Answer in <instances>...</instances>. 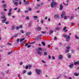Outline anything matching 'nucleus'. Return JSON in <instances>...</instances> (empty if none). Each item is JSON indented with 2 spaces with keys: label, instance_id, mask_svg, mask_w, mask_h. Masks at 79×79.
<instances>
[{
  "label": "nucleus",
  "instance_id": "nucleus-1",
  "mask_svg": "<svg viewBox=\"0 0 79 79\" xmlns=\"http://www.w3.org/2000/svg\"><path fill=\"white\" fill-rule=\"evenodd\" d=\"M63 36L64 37V38H66V41L67 42L69 41V40H70V36H69V35H68L67 36V35L65 34H64L63 35Z\"/></svg>",
  "mask_w": 79,
  "mask_h": 79
},
{
  "label": "nucleus",
  "instance_id": "nucleus-2",
  "mask_svg": "<svg viewBox=\"0 0 79 79\" xmlns=\"http://www.w3.org/2000/svg\"><path fill=\"white\" fill-rule=\"evenodd\" d=\"M51 6L52 8L55 7L56 5H57V3L55 1H52L51 4Z\"/></svg>",
  "mask_w": 79,
  "mask_h": 79
},
{
  "label": "nucleus",
  "instance_id": "nucleus-3",
  "mask_svg": "<svg viewBox=\"0 0 79 79\" xmlns=\"http://www.w3.org/2000/svg\"><path fill=\"white\" fill-rule=\"evenodd\" d=\"M35 71L37 75H40V73H41V70L39 69H36Z\"/></svg>",
  "mask_w": 79,
  "mask_h": 79
},
{
  "label": "nucleus",
  "instance_id": "nucleus-4",
  "mask_svg": "<svg viewBox=\"0 0 79 79\" xmlns=\"http://www.w3.org/2000/svg\"><path fill=\"white\" fill-rule=\"evenodd\" d=\"M61 18H63V16H66V14H65V12L64 11H63L62 12V14L61 15Z\"/></svg>",
  "mask_w": 79,
  "mask_h": 79
},
{
  "label": "nucleus",
  "instance_id": "nucleus-5",
  "mask_svg": "<svg viewBox=\"0 0 79 79\" xmlns=\"http://www.w3.org/2000/svg\"><path fill=\"white\" fill-rule=\"evenodd\" d=\"M54 17L55 19H56L59 17V15H58V14H56L55 15H54Z\"/></svg>",
  "mask_w": 79,
  "mask_h": 79
},
{
  "label": "nucleus",
  "instance_id": "nucleus-6",
  "mask_svg": "<svg viewBox=\"0 0 79 79\" xmlns=\"http://www.w3.org/2000/svg\"><path fill=\"white\" fill-rule=\"evenodd\" d=\"M74 65H77V64L79 65V61L74 62Z\"/></svg>",
  "mask_w": 79,
  "mask_h": 79
},
{
  "label": "nucleus",
  "instance_id": "nucleus-7",
  "mask_svg": "<svg viewBox=\"0 0 79 79\" xmlns=\"http://www.w3.org/2000/svg\"><path fill=\"white\" fill-rule=\"evenodd\" d=\"M35 29L36 31H40L41 30V27H38L37 28H36Z\"/></svg>",
  "mask_w": 79,
  "mask_h": 79
},
{
  "label": "nucleus",
  "instance_id": "nucleus-8",
  "mask_svg": "<svg viewBox=\"0 0 79 79\" xmlns=\"http://www.w3.org/2000/svg\"><path fill=\"white\" fill-rule=\"evenodd\" d=\"M73 66H74V64H72L69 65V67L70 68H73Z\"/></svg>",
  "mask_w": 79,
  "mask_h": 79
},
{
  "label": "nucleus",
  "instance_id": "nucleus-9",
  "mask_svg": "<svg viewBox=\"0 0 79 79\" xmlns=\"http://www.w3.org/2000/svg\"><path fill=\"white\" fill-rule=\"evenodd\" d=\"M37 53H38V54H39V55H42V52L39 50L37 51Z\"/></svg>",
  "mask_w": 79,
  "mask_h": 79
},
{
  "label": "nucleus",
  "instance_id": "nucleus-10",
  "mask_svg": "<svg viewBox=\"0 0 79 79\" xmlns=\"http://www.w3.org/2000/svg\"><path fill=\"white\" fill-rule=\"evenodd\" d=\"M60 10H63V6H62V5L60 4Z\"/></svg>",
  "mask_w": 79,
  "mask_h": 79
},
{
  "label": "nucleus",
  "instance_id": "nucleus-11",
  "mask_svg": "<svg viewBox=\"0 0 79 79\" xmlns=\"http://www.w3.org/2000/svg\"><path fill=\"white\" fill-rule=\"evenodd\" d=\"M59 58L60 59H62L63 58V56L61 54L59 56Z\"/></svg>",
  "mask_w": 79,
  "mask_h": 79
},
{
  "label": "nucleus",
  "instance_id": "nucleus-12",
  "mask_svg": "<svg viewBox=\"0 0 79 79\" xmlns=\"http://www.w3.org/2000/svg\"><path fill=\"white\" fill-rule=\"evenodd\" d=\"M6 21V19H3L2 20V22L3 23H5V21Z\"/></svg>",
  "mask_w": 79,
  "mask_h": 79
},
{
  "label": "nucleus",
  "instance_id": "nucleus-13",
  "mask_svg": "<svg viewBox=\"0 0 79 79\" xmlns=\"http://www.w3.org/2000/svg\"><path fill=\"white\" fill-rule=\"evenodd\" d=\"M31 34V32H27L26 34V36H28L29 35H30Z\"/></svg>",
  "mask_w": 79,
  "mask_h": 79
},
{
  "label": "nucleus",
  "instance_id": "nucleus-14",
  "mask_svg": "<svg viewBox=\"0 0 79 79\" xmlns=\"http://www.w3.org/2000/svg\"><path fill=\"white\" fill-rule=\"evenodd\" d=\"M33 18L35 20H37V19L38 18V17H37V16H34L33 17Z\"/></svg>",
  "mask_w": 79,
  "mask_h": 79
},
{
  "label": "nucleus",
  "instance_id": "nucleus-15",
  "mask_svg": "<svg viewBox=\"0 0 79 79\" xmlns=\"http://www.w3.org/2000/svg\"><path fill=\"white\" fill-rule=\"evenodd\" d=\"M41 43L43 45V46H45V45H46V44H45V42H41Z\"/></svg>",
  "mask_w": 79,
  "mask_h": 79
},
{
  "label": "nucleus",
  "instance_id": "nucleus-16",
  "mask_svg": "<svg viewBox=\"0 0 79 79\" xmlns=\"http://www.w3.org/2000/svg\"><path fill=\"white\" fill-rule=\"evenodd\" d=\"M14 5H15V6H18V4L19 3H18V2H14Z\"/></svg>",
  "mask_w": 79,
  "mask_h": 79
},
{
  "label": "nucleus",
  "instance_id": "nucleus-17",
  "mask_svg": "<svg viewBox=\"0 0 79 79\" xmlns=\"http://www.w3.org/2000/svg\"><path fill=\"white\" fill-rule=\"evenodd\" d=\"M5 18H6V16H5V15H3L1 16V18L2 19H6Z\"/></svg>",
  "mask_w": 79,
  "mask_h": 79
},
{
  "label": "nucleus",
  "instance_id": "nucleus-18",
  "mask_svg": "<svg viewBox=\"0 0 79 79\" xmlns=\"http://www.w3.org/2000/svg\"><path fill=\"white\" fill-rule=\"evenodd\" d=\"M74 76H78V75H79V73L77 74V73H74Z\"/></svg>",
  "mask_w": 79,
  "mask_h": 79
},
{
  "label": "nucleus",
  "instance_id": "nucleus-19",
  "mask_svg": "<svg viewBox=\"0 0 79 79\" xmlns=\"http://www.w3.org/2000/svg\"><path fill=\"white\" fill-rule=\"evenodd\" d=\"M67 55H68V58H71V54H70L69 53H68L67 54Z\"/></svg>",
  "mask_w": 79,
  "mask_h": 79
},
{
  "label": "nucleus",
  "instance_id": "nucleus-20",
  "mask_svg": "<svg viewBox=\"0 0 79 79\" xmlns=\"http://www.w3.org/2000/svg\"><path fill=\"white\" fill-rule=\"evenodd\" d=\"M27 74L28 76H31V75L32 74V73L31 72H29Z\"/></svg>",
  "mask_w": 79,
  "mask_h": 79
},
{
  "label": "nucleus",
  "instance_id": "nucleus-21",
  "mask_svg": "<svg viewBox=\"0 0 79 79\" xmlns=\"http://www.w3.org/2000/svg\"><path fill=\"white\" fill-rule=\"evenodd\" d=\"M53 31H52V30L50 31L49 35H51V34H52V33H53Z\"/></svg>",
  "mask_w": 79,
  "mask_h": 79
},
{
  "label": "nucleus",
  "instance_id": "nucleus-22",
  "mask_svg": "<svg viewBox=\"0 0 79 79\" xmlns=\"http://www.w3.org/2000/svg\"><path fill=\"white\" fill-rule=\"evenodd\" d=\"M12 51H11L10 52H8L7 53L8 55H10V54H11V53H12Z\"/></svg>",
  "mask_w": 79,
  "mask_h": 79
},
{
  "label": "nucleus",
  "instance_id": "nucleus-23",
  "mask_svg": "<svg viewBox=\"0 0 79 79\" xmlns=\"http://www.w3.org/2000/svg\"><path fill=\"white\" fill-rule=\"evenodd\" d=\"M75 37L76 39H79V37H77L76 35L75 36Z\"/></svg>",
  "mask_w": 79,
  "mask_h": 79
},
{
  "label": "nucleus",
  "instance_id": "nucleus-24",
  "mask_svg": "<svg viewBox=\"0 0 79 79\" xmlns=\"http://www.w3.org/2000/svg\"><path fill=\"white\" fill-rule=\"evenodd\" d=\"M7 15L8 16H10V15H12V14L11 12H9V13H8Z\"/></svg>",
  "mask_w": 79,
  "mask_h": 79
},
{
  "label": "nucleus",
  "instance_id": "nucleus-25",
  "mask_svg": "<svg viewBox=\"0 0 79 79\" xmlns=\"http://www.w3.org/2000/svg\"><path fill=\"white\" fill-rule=\"evenodd\" d=\"M15 29V26H13L11 27L12 30H14V29Z\"/></svg>",
  "mask_w": 79,
  "mask_h": 79
},
{
  "label": "nucleus",
  "instance_id": "nucleus-26",
  "mask_svg": "<svg viewBox=\"0 0 79 79\" xmlns=\"http://www.w3.org/2000/svg\"><path fill=\"white\" fill-rule=\"evenodd\" d=\"M20 33L22 34H24V31L23 30H21L20 31Z\"/></svg>",
  "mask_w": 79,
  "mask_h": 79
},
{
  "label": "nucleus",
  "instance_id": "nucleus-27",
  "mask_svg": "<svg viewBox=\"0 0 79 79\" xmlns=\"http://www.w3.org/2000/svg\"><path fill=\"white\" fill-rule=\"evenodd\" d=\"M28 66L29 67V69H30L32 67V65L31 64H29Z\"/></svg>",
  "mask_w": 79,
  "mask_h": 79
},
{
  "label": "nucleus",
  "instance_id": "nucleus-28",
  "mask_svg": "<svg viewBox=\"0 0 79 79\" xmlns=\"http://www.w3.org/2000/svg\"><path fill=\"white\" fill-rule=\"evenodd\" d=\"M35 40H40V38L39 37H38V38H35Z\"/></svg>",
  "mask_w": 79,
  "mask_h": 79
},
{
  "label": "nucleus",
  "instance_id": "nucleus-29",
  "mask_svg": "<svg viewBox=\"0 0 79 79\" xmlns=\"http://www.w3.org/2000/svg\"><path fill=\"white\" fill-rule=\"evenodd\" d=\"M56 31H59V30H60V28L58 27H56Z\"/></svg>",
  "mask_w": 79,
  "mask_h": 79
},
{
  "label": "nucleus",
  "instance_id": "nucleus-30",
  "mask_svg": "<svg viewBox=\"0 0 79 79\" xmlns=\"http://www.w3.org/2000/svg\"><path fill=\"white\" fill-rule=\"evenodd\" d=\"M29 2L28 1L26 2L25 3V5H29Z\"/></svg>",
  "mask_w": 79,
  "mask_h": 79
},
{
  "label": "nucleus",
  "instance_id": "nucleus-31",
  "mask_svg": "<svg viewBox=\"0 0 79 79\" xmlns=\"http://www.w3.org/2000/svg\"><path fill=\"white\" fill-rule=\"evenodd\" d=\"M3 7L4 8H6V4H4Z\"/></svg>",
  "mask_w": 79,
  "mask_h": 79
},
{
  "label": "nucleus",
  "instance_id": "nucleus-32",
  "mask_svg": "<svg viewBox=\"0 0 79 79\" xmlns=\"http://www.w3.org/2000/svg\"><path fill=\"white\" fill-rule=\"evenodd\" d=\"M25 39V38H24L21 39V40L20 41V42H22L23 40H24Z\"/></svg>",
  "mask_w": 79,
  "mask_h": 79
},
{
  "label": "nucleus",
  "instance_id": "nucleus-33",
  "mask_svg": "<svg viewBox=\"0 0 79 79\" xmlns=\"http://www.w3.org/2000/svg\"><path fill=\"white\" fill-rule=\"evenodd\" d=\"M44 56H46L47 55V52H44Z\"/></svg>",
  "mask_w": 79,
  "mask_h": 79
},
{
  "label": "nucleus",
  "instance_id": "nucleus-34",
  "mask_svg": "<svg viewBox=\"0 0 79 79\" xmlns=\"http://www.w3.org/2000/svg\"><path fill=\"white\" fill-rule=\"evenodd\" d=\"M17 11L18 13H20V12H21V9H19Z\"/></svg>",
  "mask_w": 79,
  "mask_h": 79
},
{
  "label": "nucleus",
  "instance_id": "nucleus-35",
  "mask_svg": "<svg viewBox=\"0 0 79 79\" xmlns=\"http://www.w3.org/2000/svg\"><path fill=\"white\" fill-rule=\"evenodd\" d=\"M69 52V50H66L65 51V52L66 53H68V52Z\"/></svg>",
  "mask_w": 79,
  "mask_h": 79
},
{
  "label": "nucleus",
  "instance_id": "nucleus-36",
  "mask_svg": "<svg viewBox=\"0 0 79 79\" xmlns=\"http://www.w3.org/2000/svg\"><path fill=\"white\" fill-rule=\"evenodd\" d=\"M63 5H65L66 6H67V5H68V3H67L66 4H65L63 2Z\"/></svg>",
  "mask_w": 79,
  "mask_h": 79
},
{
  "label": "nucleus",
  "instance_id": "nucleus-37",
  "mask_svg": "<svg viewBox=\"0 0 79 79\" xmlns=\"http://www.w3.org/2000/svg\"><path fill=\"white\" fill-rule=\"evenodd\" d=\"M11 11H12V9H11V8H10L9 10V13H11Z\"/></svg>",
  "mask_w": 79,
  "mask_h": 79
},
{
  "label": "nucleus",
  "instance_id": "nucleus-38",
  "mask_svg": "<svg viewBox=\"0 0 79 79\" xmlns=\"http://www.w3.org/2000/svg\"><path fill=\"white\" fill-rule=\"evenodd\" d=\"M66 48L67 49V50H69V49H70V47L69 46L68 47H66Z\"/></svg>",
  "mask_w": 79,
  "mask_h": 79
},
{
  "label": "nucleus",
  "instance_id": "nucleus-39",
  "mask_svg": "<svg viewBox=\"0 0 79 79\" xmlns=\"http://www.w3.org/2000/svg\"><path fill=\"white\" fill-rule=\"evenodd\" d=\"M26 19H27V20H29V16H27L26 17Z\"/></svg>",
  "mask_w": 79,
  "mask_h": 79
},
{
  "label": "nucleus",
  "instance_id": "nucleus-40",
  "mask_svg": "<svg viewBox=\"0 0 79 79\" xmlns=\"http://www.w3.org/2000/svg\"><path fill=\"white\" fill-rule=\"evenodd\" d=\"M61 75H58V77L57 78V79H59V78H60V77H61Z\"/></svg>",
  "mask_w": 79,
  "mask_h": 79
},
{
  "label": "nucleus",
  "instance_id": "nucleus-41",
  "mask_svg": "<svg viewBox=\"0 0 79 79\" xmlns=\"http://www.w3.org/2000/svg\"><path fill=\"white\" fill-rule=\"evenodd\" d=\"M19 28H20L21 29L22 28H23V26H22V25H20L19 26Z\"/></svg>",
  "mask_w": 79,
  "mask_h": 79
},
{
  "label": "nucleus",
  "instance_id": "nucleus-42",
  "mask_svg": "<svg viewBox=\"0 0 79 79\" xmlns=\"http://www.w3.org/2000/svg\"><path fill=\"white\" fill-rule=\"evenodd\" d=\"M64 16V19H67V17H66V16Z\"/></svg>",
  "mask_w": 79,
  "mask_h": 79
},
{
  "label": "nucleus",
  "instance_id": "nucleus-43",
  "mask_svg": "<svg viewBox=\"0 0 79 79\" xmlns=\"http://www.w3.org/2000/svg\"><path fill=\"white\" fill-rule=\"evenodd\" d=\"M66 28H67V27H65L63 29V31H64V30L66 29Z\"/></svg>",
  "mask_w": 79,
  "mask_h": 79
},
{
  "label": "nucleus",
  "instance_id": "nucleus-44",
  "mask_svg": "<svg viewBox=\"0 0 79 79\" xmlns=\"http://www.w3.org/2000/svg\"><path fill=\"white\" fill-rule=\"evenodd\" d=\"M17 36H18V34H15L14 36V37H17Z\"/></svg>",
  "mask_w": 79,
  "mask_h": 79
},
{
  "label": "nucleus",
  "instance_id": "nucleus-45",
  "mask_svg": "<svg viewBox=\"0 0 79 79\" xmlns=\"http://www.w3.org/2000/svg\"><path fill=\"white\" fill-rule=\"evenodd\" d=\"M38 50H42V49L41 48H39Z\"/></svg>",
  "mask_w": 79,
  "mask_h": 79
},
{
  "label": "nucleus",
  "instance_id": "nucleus-46",
  "mask_svg": "<svg viewBox=\"0 0 79 79\" xmlns=\"http://www.w3.org/2000/svg\"><path fill=\"white\" fill-rule=\"evenodd\" d=\"M74 18V16H71L70 17V19H73Z\"/></svg>",
  "mask_w": 79,
  "mask_h": 79
},
{
  "label": "nucleus",
  "instance_id": "nucleus-47",
  "mask_svg": "<svg viewBox=\"0 0 79 79\" xmlns=\"http://www.w3.org/2000/svg\"><path fill=\"white\" fill-rule=\"evenodd\" d=\"M6 24H9V22L7 21L5 22Z\"/></svg>",
  "mask_w": 79,
  "mask_h": 79
},
{
  "label": "nucleus",
  "instance_id": "nucleus-48",
  "mask_svg": "<svg viewBox=\"0 0 79 79\" xmlns=\"http://www.w3.org/2000/svg\"><path fill=\"white\" fill-rule=\"evenodd\" d=\"M26 70H24L23 72V74H25L26 73Z\"/></svg>",
  "mask_w": 79,
  "mask_h": 79
},
{
  "label": "nucleus",
  "instance_id": "nucleus-49",
  "mask_svg": "<svg viewBox=\"0 0 79 79\" xmlns=\"http://www.w3.org/2000/svg\"><path fill=\"white\" fill-rule=\"evenodd\" d=\"M54 40H57V38H56V37H55L54 38Z\"/></svg>",
  "mask_w": 79,
  "mask_h": 79
},
{
  "label": "nucleus",
  "instance_id": "nucleus-50",
  "mask_svg": "<svg viewBox=\"0 0 79 79\" xmlns=\"http://www.w3.org/2000/svg\"><path fill=\"white\" fill-rule=\"evenodd\" d=\"M9 72V71H8V70H7L6 71V74H8Z\"/></svg>",
  "mask_w": 79,
  "mask_h": 79
},
{
  "label": "nucleus",
  "instance_id": "nucleus-51",
  "mask_svg": "<svg viewBox=\"0 0 79 79\" xmlns=\"http://www.w3.org/2000/svg\"><path fill=\"white\" fill-rule=\"evenodd\" d=\"M46 33V31H42V32H41V33H42V34H45V33Z\"/></svg>",
  "mask_w": 79,
  "mask_h": 79
},
{
  "label": "nucleus",
  "instance_id": "nucleus-52",
  "mask_svg": "<svg viewBox=\"0 0 79 79\" xmlns=\"http://www.w3.org/2000/svg\"><path fill=\"white\" fill-rule=\"evenodd\" d=\"M8 45H11V43H9V42H8L7 43Z\"/></svg>",
  "mask_w": 79,
  "mask_h": 79
},
{
  "label": "nucleus",
  "instance_id": "nucleus-53",
  "mask_svg": "<svg viewBox=\"0 0 79 79\" xmlns=\"http://www.w3.org/2000/svg\"><path fill=\"white\" fill-rule=\"evenodd\" d=\"M31 22H30L29 23L28 26H31Z\"/></svg>",
  "mask_w": 79,
  "mask_h": 79
},
{
  "label": "nucleus",
  "instance_id": "nucleus-54",
  "mask_svg": "<svg viewBox=\"0 0 79 79\" xmlns=\"http://www.w3.org/2000/svg\"><path fill=\"white\" fill-rule=\"evenodd\" d=\"M28 10H25V11L24 13H28Z\"/></svg>",
  "mask_w": 79,
  "mask_h": 79
},
{
  "label": "nucleus",
  "instance_id": "nucleus-55",
  "mask_svg": "<svg viewBox=\"0 0 79 79\" xmlns=\"http://www.w3.org/2000/svg\"><path fill=\"white\" fill-rule=\"evenodd\" d=\"M17 42H19V39H17Z\"/></svg>",
  "mask_w": 79,
  "mask_h": 79
},
{
  "label": "nucleus",
  "instance_id": "nucleus-56",
  "mask_svg": "<svg viewBox=\"0 0 79 79\" xmlns=\"http://www.w3.org/2000/svg\"><path fill=\"white\" fill-rule=\"evenodd\" d=\"M41 61H42V63H45V61L44 60H41Z\"/></svg>",
  "mask_w": 79,
  "mask_h": 79
},
{
  "label": "nucleus",
  "instance_id": "nucleus-57",
  "mask_svg": "<svg viewBox=\"0 0 79 79\" xmlns=\"http://www.w3.org/2000/svg\"><path fill=\"white\" fill-rule=\"evenodd\" d=\"M40 23H42V24H43V23H44V21H43V20H41Z\"/></svg>",
  "mask_w": 79,
  "mask_h": 79
},
{
  "label": "nucleus",
  "instance_id": "nucleus-58",
  "mask_svg": "<svg viewBox=\"0 0 79 79\" xmlns=\"http://www.w3.org/2000/svg\"><path fill=\"white\" fill-rule=\"evenodd\" d=\"M14 10H18V8L16 7Z\"/></svg>",
  "mask_w": 79,
  "mask_h": 79
},
{
  "label": "nucleus",
  "instance_id": "nucleus-59",
  "mask_svg": "<svg viewBox=\"0 0 79 79\" xmlns=\"http://www.w3.org/2000/svg\"><path fill=\"white\" fill-rule=\"evenodd\" d=\"M16 28L17 30L19 29V27H17Z\"/></svg>",
  "mask_w": 79,
  "mask_h": 79
},
{
  "label": "nucleus",
  "instance_id": "nucleus-60",
  "mask_svg": "<svg viewBox=\"0 0 79 79\" xmlns=\"http://www.w3.org/2000/svg\"><path fill=\"white\" fill-rule=\"evenodd\" d=\"M55 57H54V56H52V59H53V60H55Z\"/></svg>",
  "mask_w": 79,
  "mask_h": 79
},
{
  "label": "nucleus",
  "instance_id": "nucleus-61",
  "mask_svg": "<svg viewBox=\"0 0 79 79\" xmlns=\"http://www.w3.org/2000/svg\"><path fill=\"white\" fill-rule=\"evenodd\" d=\"M12 2H13V3H14L16 1V0H12Z\"/></svg>",
  "mask_w": 79,
  "mask_h": 79
},
{
  "label": "nucleus",
  "instance_id": "nucleus-62",
  "mask_svg": "<svg viewBox=\"0 0 79 79\" xmlns=\"http://www.w3.org/2000/svg\"><path fill=\"white\" fill-rule=\"evenodd\" d=\"M64 32H68V30L65 29L64 30Z\"/></svg>",
  "mask_w": 79,
  "mask_h": 79
},
{
  "label": "nucleus",
  "instance_id": "nucleus-63",
  "mask_svg": "<svg viewBox=\"0 0 79 79\" xmlns=\"http://www.w3.org/2000/svg\"><path fill=\"white\" fill-rule=\"evenodd\" d=\"M23 64V62H21L20 63V65H22Z\"/></svg>",
  "mask_w": 79,
  "mask_h": 79
},
{
  "label": "nucleus",
  "instance_id": "nucleus-64",
  "mask_svg": "<svg viewBox=\"0 0 79 79\" xmlns=\"http://www.w3.org/2000/svg\"><path fill=\"white\" fill-rule=\"evenodd\" d=\"M28 68H29V66H26V69H28Z\"/></svg>",
  "mask_w": 79,
  "mask_h": 79
}]
</instances>
